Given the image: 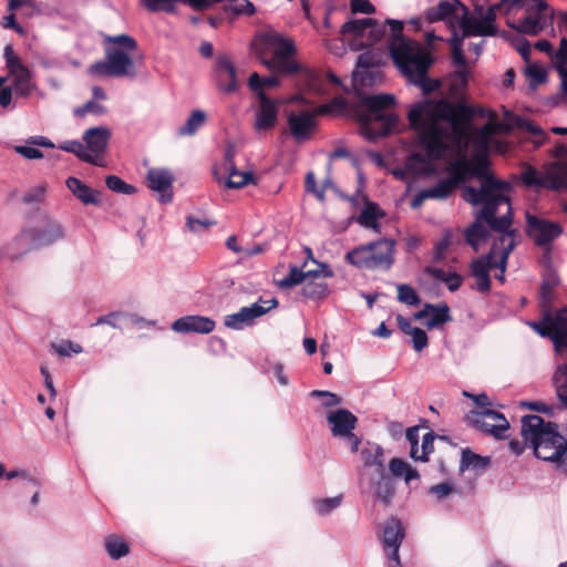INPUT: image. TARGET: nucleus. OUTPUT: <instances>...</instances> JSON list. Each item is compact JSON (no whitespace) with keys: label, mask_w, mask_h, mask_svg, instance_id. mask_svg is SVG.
I'll return each instance as SVG.
<instances>
[{"label":"nucleus","mask_w":567,"mask_h":567,"mask_svg":"<svg viewBox=\"0 0 567 567\" xmlns=\"http://www.w3.org/2000/svg\"><path fill=\"white\" fill-rule=\"evenodd\" d=\"M305 186L307 192L312 193L320 202L324 200L323 189L317 187L316 177L312 172L306 175Z\"/></svg>","instance_id":"e2e57ef3"},{"label":"nucleus","mask_w":567,"mask_h":567,"mask_svg":"<svg viewBox=\"0 0 567 567\" xmlns=\"http://www.w3.org/2000/svg\"><path fill=\"white\" fill-rule=\"evenodd\" d=\"M305 281V274L298 267H291L289 274L279 281L282 288H290Z\"/></svg>","instance_id":"3c124183"},{"label":"nucleus","mask_w":567,"mask_h":567,"mask_svg":"<svg viewBox=\"0 0 567 567\" xmlns=\"http://www.w3.org/2000/svg\"><path fill=\"white\" fill-rule=\"evenodd\" d=\"M513 45L519 52V54L523 56V59L526 62H528V59H529V55H530V52H532L529 42L526 39H524V38L517 37L513 41Z\"/></svg>","instance_id":"774afa93"},{"label":"nucleus","mask_w":567,"mask_h":567,"mask_svg":"<svg viewBox=\"0 0 567 567\" xmlns=\"http://www.w3.org/2000/svg\"><path fill=\"white\" fill-rule=\"evenodd\" d=\"M398 299L400 302L405 303L408 306H417L420 303V298L414 288L409 285H398Z\"/></svg>","instance_id":"a18cd8bd"},{"label":"nucleus","mask_w":567,"mask_h":567,"mask_svg":"<svg viewBox=\"0 0 567 567\" xmlns=\"http://www.w3.org/2000/svg\"><path fill=\"white\" fill-rule=\"evenodd\" d=\"M487 464V461H485L480 455L473 453L470 450H463L462 452V460H461V467H484Z\"/></svg>","instance_id":"8fccbe9b"},{"label":"nucleus","mask_w":567,"mask_h":567,"mask_svg":"<svg viewBox=\"0 0 567 567\" xmlns=\"http://www.w3.org/2000/svg\"><path fill=\"white\" fill-rule=\"evenodd\" d=\"M350 8L353 13L372 14L375 11L369 0H350Z\"/></svg>","instance_id":"052dcab7"},{"label":"nucleus","mask_w":567,"mask_h":567,"mask_svg":"<svg viewBox=\"0 0 567 567\" xmlns=\"http://www.w3.org/2000/svg\"><path fill=\"white\" fill-rule=\"evenodd\" d=\"M390 27L389 50L401 73L414 85L430 93L439 86V82L426 76L431 59L421 44L408 40L402 35L403 22L389 19Z\"/></svg>","instance_id":"7ed1b4c3"},{"label":"nucleus","mask_w":567,"mask_h":567,"mask_svg":"<svg viewBox=\"0 0 567 567\" xmlns=\"http://www.w3.org/2000/svg\"><path fill=\"white\" fill-rule=\"evenodd\" d=\"M59 147L65 152L76 155L80 159L84 162L91 161V157L89 156V154L91 153L87 152V150H85L83 141H65L62 144H60Z\"/></svg>","instance_id":"c03bdc74"},{"label":"nucleus","mask_w":567,"mask_h":567,"mask_svg":"<svg viewBox=\"0 0 567 567\" xmlns=\"http://www.w3.org/2000/svg\"><path fill=\"white\" fill-rule=\"evenodd\" d=\"M395 104L392 94L364 95L360 100L358 120L360 132L368 141H375L396 131L399 117L389 111Z\"/></svg>","instance_id":"423d86ee"},{"label":"nucleus","mask_w":567,"mask_h":567,"mask_svg":"<svg viewBox=\"0 0 567 567\" xmlns=\"http://www.w3.org/2000/svg\"><path fill=\"white\" fill-rule=\"evenodd\" d=\"M454 491V484L447 481L431 486L429 488V494L434 495L436 499L441 501L450 496Z\"/></svg>","instance_id":"864d4df0"},{"label":"nucleus","mask_w":567,"mask_h":567,"mask_svg":"<svg viewBox=\"0 0 567 567\" xmlns=\"http://www.w3.org/2000/svg\"><path fill=\"white\" fill-rule=\"evenodd\" d=\"M349 199L354 205H359L360 203L364 204V208L358 217V223L365 228L378 230V219L384 216V213L379 208V206L375 203L370 202L360 189H358L357 196L350 197Z\"/></svg>","instance_id":"393cba45"},{"label":"nucleus","mask_w":567,"mask_h":567,"mask_svg":"<svg viewBox=\"0 0 567 567\" xmlns=\"http://www.w3.org/2000/svg\"><path fill=\"white\" fill-rule=\"evenodd\" d=\"M405 437L410 443V455L411 457H417V445H419V427H409L405 433Z\"/></svg>","instance_id":"69168bd1"},{"label":"nucleus","mask_w":567,"mask_h":567,"mask_svg":"<svg viewBox=\"0 0 567 567\" xmlns=\"http://www.w3.org/2000/svg\"><path fill=\"white\" fill-rule=\"evenodd\" d=\"M509 189V183L495 177H486L478 189L473 186L463 188L462 197L465 202L483 206L476 214L475 221L464 231L466 243L475 251L487 236L483 221L497 231L498 237L505 233H516L511 229V205L507 197Z\"/></svg>","instance_id":"f03ea898"},{"label":"nucleus","mask_w":567,"mask_h":567,"mask_svg":"<svg viewBox=\"0 0 567 567\" xmlns=\"http://www.w3.org/2000/svg\"><path fill=\"white\" fill-rule=\"evenodd\" d=\"M206 114L202 110H194L184 125L178 128V134L183 136L194 135L199 127L204 125Z\"/></svg>","instance_id":"a19ab883"},{"label":"nucleus","mask_w":567,"mask_h":567,"mask_svg":"<svg viewBox=\"0 0 567 567\" xmlns=\"http://www.w3.org/2000/svg\"><path fill=\"white\" fill-rule=\"evenodd\" d=\"M311 395L318 396V398H323L324 400H323L322 404L326 408L336 406L341 403V399L337 394L329 392V391L313 390L311 392Z\"/></svg>","instance_id":"bf43d9fd"},{"label":"nucleus","mask_w":567,"mask_h":567,"mask_svg":"<svg viewBox=\"0 0 567 567\" xmlns=\"http://www.w3.org/2000/svg\"><path fill=\"white\" fill-rule=\"evenodd\" d=\"M104 546L107 555L114 560H117L130 553L127 543L116 535L106 537Z\"/></svg>","instance_id":"4c0bfd02"},{"label":"nucleus","mask_w":567,"mask_h":567,"mask_svg":"<svg viewBox=\"0 0 567 567\" xmlns=\"http://www.w3.org/2000/svg\"><path fill=\"white\" fill-rule=\"evenodd\" d=\"M525 74L533 86H536L546 80V71L537 64H527Z\"/></svg>","instance_id":"09e8293b"},{"label":"nucleus","mask_w":567,"mask_h":567,"mask_svg":"<svg viewBox=\"0 0 567 567\" xmlns=\"http://www.w3.org/2000/svg\"><path fill=\"white\" fill-rule=\"evenodd\" d=\"M369 247H372L370 258L374 259V265H371V269L390 268L393 262L394 241L382 238L377 241L369 243Z\"/></svg>","instance_id":"bb28decb"},{"label":"nucleus","mask_w":567,"mask_h":567,"mask_svg":"<svg viewBox=\"0 0 567 567\" xmlns=\"http://www.w3.org/2000/svg\"><path fill=\"white\" fill-rule=\"evenodd\" d=\"M228 8L236 14H251L255 12L254 4L248 0H229Z\"/></svg>","instance_id":"6e6d98bb"},{"label":"nucleus","mask_w":567,"mask_h":567,"mask_svg":"<svg viewBox=\"0 0 567 567\" xmlns=\"http://www.w3.org/2000/svg\"><path fill=\"white\" fill-rule=\"evenodd\" d=\"M506 23L520 34L537 35L553 22L554 10L545 0H503Z\"/></svg>","instance_id":"6e6552de"},{"label":"nucleus","mask_w":567,"mask_h":567,"mask_svg":"<svg viewBox=\"0 0 567 567\" xmlns=\"http://www.w3.org/2000/svg\"><path fill=\"white\" fill-rule=\"evenodd\" d=\"M371 249L369 244L359 246L347 252L346 260L358 268L371 269V265H374V259L370 258Z\"/></svg>","instance_id":"f704fd0d"},{"label":"nucleus","mask_w":567,"mask_h":567,"mask_svg":"<svg viewBox=\"0 0 567 567\" xmlns=\"http://www.w3.org/2000/svg\"><path fill=\"white\" fill-rule=\"evenodd\" d=\"M527 233L537 246L547 247L561 235L563 228L557 223L527 216Z\"/></svg>","instance_id":"4be33fe9"},{"label":"nucleus","mask_w":567,"mask_h":567,"mask_svg":"<svg viewBox=\"0 0 567 567\" xmlns=\"http://www.w3.org/2000/svg\"><path fill=\"white\" fill-rule=\"evenodd\" d=\"M411 337L413 349L415 351L420 352L427 347L429 339L424 330L420 328H413Z\"/></svg>","instance_id":"13d9d810"},{"label":"nucleus","mask_w":567,"mask_h":567,"mask_svg":"<svg viewBox=\"0 0 567 567\" xmlns=\"http://www.w3.org/2000/svg\"><path fill=\"white\" fill-rule=\"evenodd\" d=\"M379 480L375 483L374 494L377 498L384 504L389 505L395 494L393 480L385 475V472L379 473Z\"/></svg>","instance_id":"c9c22d12"},{"label":"nucleus","mask_w":567,"mask_h":567,"mask_svg":"<svg viewBox=\"0 0 567 567\" xmlns=\"http://www.w3.org/2000/svg\"><path fill=\"white\" fill-rule=\"evenodd\" d=\"M530 327L542 337H549L556 351L567 349V307L546 312L543 320L530 322Z\"/></svg>","instance_id":"dca6fc26"},{"label":"nucleus","mask_w":567,"mask_h":567,"mask_svg":"<svg viewBox=\"0 0 567 567\" xmlns=\"http://www.w3.org/2000/svg\"><path fill=\"white\" fill-rule=\"evenodd\" d=\"M504 8V1L491 6L488 8L475 7L473 12L466 8V13L460 24V38L462 41L466 37H492L498 32L496 21V12Z\"/></svg>","instance_id":"9b49d317"},{"label":"nucleus","mask_w":567,"mask_h":567,"mask_svg":"<svg viewBox=\"0 0 567 567\" xmlns=\"http://www.w3.org/2000/svg\"><path fill=\"white\" fill-rule=\"evenodd\" d=\"M389 470L393 476H403L406 483H410L412 480L419 478L417 471L411 467L409 463L404 462L401 458H392L389 463Z\"/></svg>","instance_id":"58836bf2"},{"label":"nucleus","mask_w":567,"mask_h":567,"mask_svg":"<svg viewBox=\"0 0 567 567\" xmlns=\"http://www.w3.org/2000/svg\"><path fill=\"white\" fill-rule=\"evenodd\" d=\"M410 125L417 134L424 154L412 153L405 161V169L413 175H427L433 172V161L464 158L472 144L474 156L473 173L481 179L494 177L487 168V153L494 150L505 154L507 142L494 138L502 131H509L505 122L489 121L480 128L472 126V111L463 104H452L445 100H425L416 103L409 112Z\"/></svg>","instance_id":"f257e3e1"},{"label":"nucleus","mask_w":567,"mask_h":567,"mask_svg":"<svg viewBox=\"0 0 567 567\" xmlns=\"http://www.w3.org/2000/svg\"><path fill=\"white\" fill-rule=\"evenodd\" d=\"M147 186L157 194L158 200L163 204L173 199V183L175 177L168 168L153 167L147 171Z\"/></svg>","instance_id":"5701e85b"},{"label":"nucleus","mask_w":567,"mask_h":567,"mask_svg":"<svg viewBox=\"0 0 567 567\" xmlns=\"http://www.w3.org/2000/svg\"><path fill=\"white\" fill-rule=\"evenodd\" d=\"M105 184L109 189L118 193V194H133L135 192V187L125 183L116 175H110L105 179Z\"/></svg>","instance_id":"49530a36"},{"label":"nucleus","mask_w":567,"mask_h":567,"mask_svg":"<svg viewBox=\"0 0 567 567\" xmlns=\"http://www.w3.org/2000/svg\"><path fill=\"white\" fill-rule=\"evenodd\" d=\"M226 164L229 168V175L226 181L228 188H240L251 183L255 184L251 172H239L233 167L231 154L229 152L226 154Z\"/></svg>","instance_id":"72a5a7b5"},{"label":"nucleus","mask_w":567,"mask_h":567,"mask_svg":"<svg viewBox=\"0 0 567 567\" xmlns=\"http://www.w3.org/2000/svg\"><path fill=\"white\" fill-rule=\"evenodd\" d=\"M278 306L275 298L262 299L251 303L250 306L241 307L239 311L225 316L224 324L231 330H243L251 326L256 319L262 317L271 309Z\"/></svg>","instance_id":"a211bd4d"},{"label":"nucleus","mask_w":567,"mask_h":567,"mask_svg":"<svg viewBox=\"0 0 567 567\" xmlns=\"http://www.w3.org/2000/svg\"><path fill=\"white\" fill-rule=\"evenodd\" d=\"M279 84L280 81L274 75L260 78L257 73H252L248 80L249 87L257 94V96H259V90L265 92V87H274Z\"/></svg>","instance_id":"37998d69"},{"label":"nucleus","mask_w":567,"mask_h":567,"mask_svg":"<svg viewBox=\"0 0 567 567\" xmlns=\"http://www.w3.org/2000/svg\"><path fill=\"white\" fill-rule=\"evenodd\" d=\"M64 237L62 226L51 219L43 220L33 227L21 230L13 239V244L29 245V249H38L51 246Z\"/></svg>","instance_id":"2eb2a0df"},{"label":"nucleus","mask_w":567,"mask_h":567,"mask_svg":"<svg viewBox=\"0 0 567 567\" xmlns=\"http://www.w3.org/2000/svg\"><path fill=\"white\" fill-rule=\"evenodd\" d=\"M342 501L343 496L339 494L332 497L317 498L312 502V506L317 515L327 516L340 507Z\"/></svg>","instance_id":"ea45409f"},{"label":"nucleus","mask_w":567,"mask_h":567,"mask_svg":"<svg viewBox=\"0 0 567 567\" xmlns=\"http://www.w3.org/2000/svg\"><path fill=\"white\" fill-rule=\"evenodd\" d=\"M551 381L559 401L567 406V364L557 365Z\"/></svg>","instance_id":"e433bc0d"},{"label":"nucleus","mask_w":567,"mask_h":567,"mask_svg":"<svg viewBox=\"0 0 567 567\" xmlns=\"http://www.w3.org/2000/svg\"><path fill=\"white\" fill-rule=\"evenodd\" d=\"M3 56H4V60H6V65L8 68V71L23 65L21 63V60L14 54L13 49H12L11 45H7L4 48Z\"/></svg>","instance_id":"338daca9"},{"label":"nucleus","mask_w":567,"mask_h":567,"mask_svg":"<svg viewBox=\"0 0 567 567\" xmlns=\"http://www.w3.org/2000/svg\"><path fill=\"white\" fill-rule=\"evenodd\" d=\"M466 421L476 430L491 435L496 440H504L508 436L509 422L504 414L492 409L471 411Z\"/></svg>","instance_id":"f3484780"},{"label":"nucleus","mask_w":567,"mask_h":567,"mask_svg":"<svg viewBox=\"0 0 567 567\" xmlns=\"http://www.w3.org/2000/svg\"><path fill=\"white\" fill-rule=\"evenodd\" d=\"M105 60L91 65L90 72L96 76L134 78L136 75L133 53L136 40L128 34L105 35Z\"/></svg>","instance_id":"0eeeda50"},{"label":"nucleus","mask_w":567,"mask_h":567,"mask_svg":"<svg viewBox=\"0 0 567 567\" xmlns=\"http://www.w3.org/2000/svg\"><path fill=\"white\" fill-rule=\"evenodd\" d=\"M215 225V221L209 219H198L193 216H187L186 226L193 233H198L203 228H208Z\"/></svg>","instance_id":"0e129e2a"},{"label":"nucleus","mask_w":567,"mask_h":567,"mask_svg":"<svg viewBox=\"0 0 567 567\" xmlns=\"http://www.w3.org/2000/svg\"><path fill=\"white\" fill-rule=\"evenodd\" d=\"M258 103L255 110L254 127L257 132L271 130L278 121V112L280 102L270 99L265 92L259 90L257 96Z\"/></svg>","instance_id":"aec40b11"},{"label":"nucleus","mask_w":567,"mask_h":567,"mask_svg":"<svg viewBox=\"0 0 567 567\" xmlns=\"http://www.w3.org/2000/svg\"><path fill=\"white\" fill-rule=\"evenodd\" d=\"M435 435L431 432L426 433L422 437L421 453L417 452V457H413L415 461H427V455L433 451V443Z\"/></svg>","instance_id":"5fc2aeb1"},{"label":"nucleus","mask_w":567,"mask_h":567,"mask_svg":"<svg viewBox=\"0 0 567 567\" xmlns=\"http://www.w3.org/2000/svg\"><path fill=\"white\" fill-rule=\"evenodd\" d=\"M414 317L416 320H424L427 329H434L452 320L450 308L446 303H426Z\"/></svg>","instance_id":"a878e982"},{"label":"nucleus","mask_w":567,"mask_h":567,"mask_svg":"<svg viewBox=\"0 0 567 567\" xmlns=\"http://www.w3.org/2000/svg\"><path fill=\"white\" fill-rule=\"evenodd\" d=\"M54 351L61 357H70L72 353L79 354L83 351L82 347L79 343L72 342L70 340L62 341L58 344H52Z\"/></svg>","instance_id":"603ef678"},{"label":"nucleus","mask_w":567,"mask_h":567,"mask_svg":"<svg viewBox=\"0 0 567 567\" xmlns=\"http://www.w3.org/2000/svg\"><path fill=\"white\" fill-rule=\"evenodd\" d=\"M14 152L27 159H40L43 157V153L39 148L28 143L25 145L14 146Z\"/></svg>","instance_id":"4d7b16f0"},{"label":"nucleus","mask_w":567,"mask_h":567,"mask_svg":"<svg viewBox=\"0 0 567 567\" xmlns=\"http://www.w3.org/2000/svg\"><path fill=\"white\" fill-rule=\"evenodd\" d=\"M327 421L330 425L332 436L347 440L350 444L351 452L359 450L361 440L353 433L358 419L352 412L347 409L331 411L327 415Z\"/></svg>","instance_id":"6ab92c4d"},{"label":"nucleus","mask_w":567,"mask_h":567,"mask_svg":"<svg viewBox=\"0 0 567 567\" xmlns=\"http://www.w3.org/2000/svg\"><path fill=\"white\" fill-rule=\"evenodd\" d=\"M66 186L70 192L79 198L83 204H99V192L86 186L82 181L76 177H69L66 179Z\"/></svg>","instance_id":"7c9ffc66"},{"label":"nucleus","mask_w":567,"mask_h":567,"mask_svg":"<svg viewBox=\"0 0 567 567\" xmlns=\"http://www.w3.org/2000/svg\"><path fill=\"white\" fill-rule=\"evenodd\" d=\"M466 8L467 7L460 0H440L435 7L425 12V21L429 23L436 21L447 22L452 31L450 44L452 49V61L456 66L455 75L463 84L467 82L470 72L462 51V39L460 38L456 27L460 28L463 16L466 13Z\"/></svg>","instance_id":"1a4fd4ad"},{"label":"nucleus","mask_w":567,"mask_h":567,"mask_svg":"<svg viewBox=\"0 0 567 567\" xmlns=\"http://www.w3.org/2000/svg\"><path fill=\"white\" fill-rule=\"evenodd\" d=\"M344 100L337 97L330 103L320 105L315 111H302L299 113H290L288 115V125L290 133L297 143L309 141L317 127V116L319 114H328L334 107H342Z\"/></svg>","instance_id":"4468645a"},{"label":"nucleus","mask_w":567,"mask_h":567,"mask_svg":"<svg viewBox=\"0 0 567 567\" xmlns=\"http://www.w3.org/2000/svg\"><path fill=\"white\" fill-rule=\"evenodd\" d=\"M112 132L107 126H94L84 131L82 141L93 165H100L101 155L106 151Z\"/></svg>","instance_id":"412c9836"},{"label":"nucleus","mask_w":567,"mask_h":567,"mask_svg":"<svg viewBox=\"0 0 567 567\" xmlns=\"http://www.w3.org/2000/svg\"><path fill=\"white\" fill-rule=\"evenodd\" d=\"M522 181L528 187H540L551 190L567 189V162H551L540 171L527 167L522 173ZM564 210L567 213V203L564 205Z\"/></svg>","instance_id":"f8f14e48"},{"label":"nucleus","mask_w":567,"mask_h":567,"mask_svg":"<svg viewBox=\"0 0 567 567\" xmlns=\"http://www.w3.org/2000/svg\"><path fill=\"white\" fill-rule=\"evenodd\" d=\"M9 76L12 80V86L17 96L27 97L31 94L34 84L31 81V72L25 65L10 70Z\"/></svg>","instance_id":"c85d7f7f"},{"label":"nucleus","mask_w":567,"mask_h":567,"mask_svg":"<svg viewBox=\"0 0 567 567\" xmlns=\"http://www.w3.org/2000/svg\"><path fill=\"white\" fill-rule=\"evenodd\" d=\"M217 72L220 81H228L226 84H220V89L227 93L236 91V69L227 56H218Z\"/></svg>","instance_id":"2f4dec72"},{"label":"nucleus","mask_w":567,"mask_h":567,"mask_svg":"<svg viewBox=\"0 0 567 567\" xmlns=\"http://www.w3.org/2000/svg\"><path fill=\"white\" fill-rule=\"evenodd\" d=\"M140 3L150 12L173 13L182 0H140Z\"/></svg>","instance_id":"79ce46f5"},{"label":"nucleus","mask_w":567,"mask_h":567,"mask_svg":"<svg viewBox=\"0 0 567 567\" xmlns=\"http://www.w3.org/2000/svg\"><path fill=\"white\" fill-rule=\"evenodd\" d=\"M385 25L374 19H353L342 24L340 39L352 50H361L378 43L385 37Z\"/></svg>","instance_id":"9d476101"},{"label":"nucleus","mask_w":567,"mask_h":567,"mask_svg":"<svg viewBox=\"0 0 567 567\" xmlns=\"http://www.w3.org/2000/svg\"><path fill=\"white\" fill-rule=\"evenodd\" d=\"M172 329L178 333H202L206 334L215 329V321L204 316H185L175 320Z\"/></svg>","instance_id":"b1692460"},{"label":"nucleus","mask_w":567,"mask_h":567,"mask_svg":"<svg viewBox=\"0 0 567 567\" xmlns=\"http://www.w3.org/2000/svg\"><path fill=\"white\" fill-rule=\"evenodd\" d=\"M516 238L517 233H505L495 238L489 254L472 261V275H489L493 268L505 271L507 258L516 245Z\"/></svg>","instance_id":"ddd939ff"},{"label":"nucleus","mask_w":567,"mask_h":567,"mask_svg":"<svg viewBox=\"0 0 567 567\" xmlns=\"http://www.w3.org/2000/svg\"><path fill=\"white\" fill-rule=\"evenodd\" d=\"M520 435L534 450V455L543 461L565 466L567 439L558 432V426L545 422L539 415L530 414L522 417Z\"/></svg>","instance_id":"39448f33"},{"label":"nucleus","mask_w":567,"mask_h":567,"mask_svg":"<svg viewBox=\"0 0 567 567\" xmlns=\"http://www.w3.org/2000/svg\"><path fill=\"white\" fill-rule=\"evenodd\" d=\"M89 113L100 116L105 113V106L95 100H90L82 106L75 107L73 111L76 117H84Z\"/></svg>","instance_id":"de8ad7c7"},{"label":"nucleus","mask_w":567,"mask_h":567,"mask_svg":"<svg viewBox=\"0 0 567 567\" xmlns=\"http://www.w3.org/2000/svg\"><path fill=\"white\" fill-rule=\"evenodd\" d=\"M505 116L509 121L507 124L511 125V127L513 125H518L522 127H526L529 132H532L534 134L540 133V128L537 125L530 123L529 121L520 120V118L514 116L508 111H505Z\"/></svg>","instance_id":"680f3d73"},{"label":"nucleus","mask_w":567,"mask_h":567,"mask_svg":"<svg viewBox=\"0 0 567 567\" xmlns=\"http://www.w3.org/2000/svg\"><path fill=\"white\" fill-rule=\"evenodd\" d=\"M362 462L368 467H375L377 473L385 472L384 450L375 443H367L360 452Z\"/></svg>","instance_id":"c756f323"},{"label":"nucleus","mask_w":567,"mask_h":567,"mask_svg":"<svg viewBox=\"0 0 567 567\" xmlns=\"http://www.w3.org/2000/svg\"><path fill=\"white\" fill-rule=\"evenodd\" d=\"M403 538L404 529L401 522L395 518L388 520L384 525L382 535V544L384 550L386 553L392 550L399 551Z\"/></svg>","instance_id":"cd10ccee"},{"label":"nucleus","mask_w":567,"mask_h":567,"mask_svg":"<svg viewBox=\"0 0 567 567\" xmlns=\"http://www.w3.org/2000/svg\"><path fill=\"white\" fill-rule=\"evenodd\" d=\"M254 49L261 63L271 71L282 75L299 73L308 82L310 90H319L318 75L295 59L297 49L290 38L276 30H267L257 35Z\"/></svg>","instance_id":"20e7f679"},{"label":"nucleus","mask_w":567,"mask_h":567,"mask_svg":"<svg viewBox=\"0 0 567 567\" xmlns=\"http://www.w3.org/2000/svg\"><path fill=\"white\" fill-rule=\"evenodd\" d=\"M461 182H463V176L461 174L441 179L434 186L426 188L427 196L433 199L447 198Z\"/></svg>","instance_id":"473e14b6"}]
</instances>
